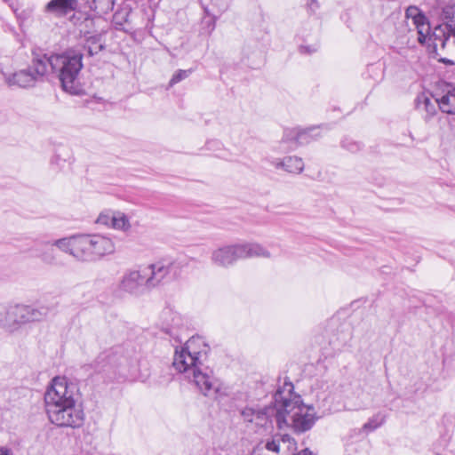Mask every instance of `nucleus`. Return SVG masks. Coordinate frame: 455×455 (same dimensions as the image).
Here are the masks:
<instances>
[{
    "label": "nucleus",
    "mask_w": 455,
    "mask_h": 455,
    "mask_svg": "<svg viewBox=\"0 0 455 455\" xmlns=\"http://www.w3.org/2000/svg\"><path fill=\"white\" fill-rule=\"evenodd\" d=\"M83 53L76 49H68L62 54L47 56L42 52H33L29 66L14 73L3 72L9 86L28 88L43 81L51 70L56 74L64 91L76 94L78 75L83 68Z\"/></svg>",
    "instance_id": "f257e3e1"
},
{
    "label": "nucleus",
    "mask_w": 455,
    "mask_h": 455,
    "mask_svg": "<svg viewBox=\"0 0 455 455\" xmlns=\"http://www.w3.org/2000/svg\"><path fill=\"white\" fill-rule=\"evenodd\" d=\"M209 351V346L201 337L193 336L180 350H175L172 366L193 382L204 395L215 398L220 390V382L212 370L205 365Z\"/></svg>",
    "instance_id": "f03ea898"
},
{
    "label": "nucleus",
    "mask_w": 455,
    "mask_h": 455,
    "mask_svg": "<svg viewBox=\"0 0 455 455\" xmlns=\"http://www.w3.org/2000/svg\"><path fill=\"white\" fill-rule=\"evenodd\" d=\"M49 420L59 427H81L85 419L82 394L76 383L54 378L44 395Z\"/></svg>",
    "instance_id": "7ed1b4c3"
},
{
    "label": "nucleus",
    "mask_w": 455,
    "mask_h": 455,
    "mask_svg": "<svg viewBox=\"0 0 455 455\" xmlns=\"http://www.w3.org/2000/svg\"><path fill=\"white\" fill-rule=\"evenodd\" d=\"M292 391V383L284 382L283 387L276 390L274 399L275 403H282V411L286 418L283 427H289L300 434L311 429L316 418L314 408L304 405L300 396H293Z\"/></svg>",
    "instance_id": "20e7f679"
},
{
    "label": "nucleus",
    "mask_w": 455,
    "mask_h": 455,
    "mask_svg": "<svg viewBox=\"0 0 455 455\" xmlns=\"http://www.w3.org/2000/svg\"><path fill=\"white\" fill-rule=\"evenodd\" d=\"M251 257L269 258L270 253L259 243H243L218 248L212 252V264L228 267L240 259Z\"/></svg>",
    "instance_id": "39448f33"
},
{
    "label": "nucleus",
    "mask_w": 455,
    "mask_h": 455,
    "mask_svg": "<svg viewBox=\"0 0 455 455\" xmlns=\"http://www.w3.org/2000/svg\"><path fill=\"white\" fill-rule=\"evenodd\" d=\"M190 260L193 259L183 257L168 264L164 261H156L143 266L149 291L171 282L177 276L178 272L189 265Z\"/></svg>",
    "instance_id": "423d86ee"
},
{
    "label": "nucleus",
    "mask_w": 455,
    "mask_h": 455,
    "mask_svg": "<svg viewBox=\"0 0 455 455\" xmlns=\"http://www.w3.org/2000/svg\"><path fill=\"white\" fill-rule=\"evenodd\" d=\"M115 250L112 240L100 235H81V261H94Z\"/></svg>",
    "instance_id": "0eeeda50"
},
{
    "label": "nucleus",
    "mask_w": 455,
    "mask_h": 455,
    "mask_svg": "<svg viewBox=\"0 0 455 455\" xmlns=\"http://www.w3.org/2000/svg\"><path fill=\"white\" fill-rule=\"evenodd\" d=\"M131 365V360L125 356L121 347H115L100 353L94 362L85 367L95 372L118 371L124 374Z\"/></svg>",
    "instance_id": "6e6552de"
},
{
    "label": "nucleus",
    "mask_w": 455,
    "mask_h": 455,
    "mask_svg": "<svg viewBox=\"0 0 455 455\" xmlns=\"http://www.w3.org/2000/svg\"><path fill=\"white\" fill-rule=\"evenodd\" d=\"M118 288L121 291L134 296L149 291L144 267L140 266L138 269L126 270L120 280Z\"/></svg>",
    "instance_id": "1a4fd4ad"
},
{
    "label": "nucleus",
    "mask_w": 455,
    "mask_h": 455,
    "mask_svg": "<svg viewBox=\"0 0 455 455\" xmlns=\"http://www.w3.org/2000/svg\"><path fill=\"white\" fill-rule=\"evenodd\" d=\"M285 417L282 411V403H275L274 406H266L263 409L257 410L253 422L257 426L267 428L275 419L279 428L283 427Z\"/></svg>",
    "instance_id": "9d476101"
},
{
    "label": "nucleus",
    "mask_w": 455,
    "mask_h": 455,
    "mask_svg": "<svg viewBox=\"0 0 455 455\" xmlns=\"http://www.w3.org/2000/svg\"><path fill=\"white\" fill-rule=\"evenodd\" d=\"M23 305L11 306L0 309V326L9 331H12L20 324L23 323Z\"/></svg>",
    "instance_id": "9b49d317"
},
{
    "label": "nucleus",
    "mask_w": 455,
    "mask_h": 455,
    "mask_svg": "<svg viewBox=\"0 0 455 455\" xmlns=\"http://www.w3.org/2000/svg\"><path fill=\"white\" fill-rule=\"evenodd\" d=\"M315 131V128L314 127L305 130H286L284 132L282 143L291 142V145L289 146V149H293L298 146L308 144L315 139V137H316V134H313Z\"/></svg>",
    "instance_id": "f8f14e48"
},
{
    "label": "nucleus",
    "mask_w": 455,
    "mask_h": 455,
    "mask_svg": "<svg viewBox=\"0 0 455 455\" xmlns=\"http://www.w3.org/2000/svg\"><path fill=\"white\" fill-rule=\"evenodd\" d=\"M132 15V7L129 4L122 5L113 15L112 23L114 28L116 30L132 34L136 28Z\"/></svg>",
    "instance_id": "ddd939ff"
},
{
    "label": "nucleus",
    "mask_w": 455,
    "mask_h": 455,
    "mask_svg": "<svg viewBox=\"0 0 455 455\" xmlns=\"http://www.w3.org/2000/svg\"><path fill=\"white\" fill-rule=\"evenodd\" d=\"M452 39V43L455 44V24L452 23H443L437 25L429 39L432 40L435 48L441 46L444 48L447 42Z\"/></svg>",
    "instance_id": "4468645a"
},
{
    "label": "nucleus",
    "mask_w": 455,
    "mask_h": 455,
    "mask_svg": "<svg viewBox=\"0 0 455 455\" xmlns=\"http://www.w3.org/2000/svg\"><path fill=\"white\" fill-rule=\"evenodd\" d=\"M438 100H432L425 93L419 94L415 100L416 108L423 116L425 121H429L436 114Z\"/></svg>",
    "instance_id": "2eb2a0df"
},
{
    "label": "nucleus",
    "mask_w": 455,
    "mask_h": 455,
    "mask_svg": "<svg viewBox=\"0 0 455 455\" xmlns=\"http://www.w3.org/2000/svg\"><path fill=\"white\" fill-rule=\"evenodd\" d=\"M53 245L79 260L81 235L58 239L53 242Z\"/></svg>",
    "instance_id": "dca6fc26"
},
{
    "label": "nucleus",
    "mask_w": 455,
    "mask_h": 455,
    "mask_svg": "<svg viewBox=\"0 0 455 455\" xmlns=\"http://www.w3.org/2000/svg\"><path fill=\"white\" fill-rule=\"evenodd\" d=\"M105 48L106 44L101 34L92 35L89 32L84 33L83 49L87 52L88 56L92 57L105 50Z\"/></svg>",
    "instance_id": "f3484780"
},
{
    "label": "nucleus",
    "mask_w": 455,
    "mask_h": 455,
    "mask_svg": "<svg viewBox=\"0 0 455 455\" xmlns=\"http://www.w3.org/2000/svg\"><path fill=\"white\" fill-rule=\"evenodd\" d=\"M271 164L276 169H283L290 173L299 174L304 170V163L300 157L286 156L283 159H275Z\"/></svg>",
    "instance_id": "a211bd4d"
},
{
    "label": "nucleus",
    "mask_w": 455,
    "mask_h": 455,
    "mask_svg": "<svg viewBox=\"0 0 455 455\" xmlns=\"http://www.w3.org/2000/svg\"><path fill=\"white\" fill-rule=\"evenodd\" d=\"M77 0H51L46 4V11L57 16H65L77 7Z\"/></svg>",
    "instance_id": "6ab92c4d"
},
{
    "label": "nucleus",
    "mask_w": 455,
    "mask_h": 455,
    "mask_svg": "<svg viewBox=\"0 0 455 455\" xmlns=\"http://www.w3.org/2000/svg\"><path fill=\"white\" fill-rule=\"evenodd\" d=\"M438 108L446 114L455 115V87L449 85L446 92L438 100Z\"/></svg>",
    "instance_id": "aec40b11"
},
{
    "label": "nucleus",
    "mask_w": 455,
    "mask_h": 455,
    "mask_svg": "<svg viewBox=\"0 0 455 455\" xmlns=\"http://www.w3.org/2000/svg\"><path fill=\"white\" fill-rule=\"evenodd\" d=\"M86 7L99 15L108 14L115 6V0H84Z\"/></svg>",
    "instance_id": "412c9836"
},
{
    "label": "nucleus",
    "mask_w": 455,
    "mask_h": 455,
    "mask_svg": "<svg viewBox=\"0 0 455 455\" xmlns=\"http://www.w3.org/2000/svg\"><path fill=\"white\" fill-rule=\"evenodd\" d=\"M48 313V308L42 307L40 308H35L30 306L23 305V323L28 322H36L42 320L44 316H46Z\"/></svg>",
    "instance_id": "4be33fe9"
},
{
    "label": "nucleus",
    "mask_w": 455,
    "mask_h": 455,
    "mask_svg": "<svg viewBox=\"0 0 455 455\" xmlns=\"http://www.w3.org/2000/svg\"><path fill=\"white\" fill-rule=\"evenodd\" d=\"M385 422L386 415L381 412H378L377 414L370 418L368 421L363 425L361 431L365 433L372 432L379 428V427H381Z\"/></svg>",
    "instance_id": "5701e85b"
},
{
    "label": "nucleus",
    "mask_w": 455,
    "mask_h": 455,
    "mask_svg": "<svg viewBox=\"0 0 455 455\" xmlns=\"http://www.w3.org/2000/svg\"><path fill=\"white\" fill-rule=\"evenodd\" d=\"M111 226L116 229L127 230L131 225L128 218L121 212L115 213L111 216Z\"/></svg>",
    "instance_id": "b1692460"
},
{
    "label": "nucleus",
    "mask_w": 455,
    "mask_h": 455,
    "mask_svg": "<svg viewBox=\"0 0 455 455\" xmlns=\"http://www.w3.org/2000/svg\"><path fill=\"white\" fill-rule=\"evenodd\" d=\"M414 24L417 27L418 29V41L420 44H424L426 42L427 36L429 34L430 27L427 22H426V20H422L420 21H415Z\"/></svg>",
    "instance_id": "393cba45"
},
{
    "label": "nucleus",
    "mask_w": 455,
    "mask_h": 455,
    "mask_svg": "<svg viewBox=\"0 0 455 455\" xmlns=\"http://www.w3.org/2000/svg\"><path fill=\"white\" fill-rule=\"evenodd\" d=\"M442 19L443 23L455 24V3L448 4L443 8Z\"/></svg>",
    "instance_id": "a878e982"
},
{
    "label": "nucleus",
    "mask_w": 455,
    "mask_h": 455,
    "mask_svg": "<svg viewBox=\"0 0 455 455\" xmlns=\"http://www.w3.org/2000/svg\"><path fill=\"white\" fill-rule=\"evenodd\" d=\"M71 157L69 156V150L68 148H63L60 152H58L52 160V163L57 164L60 168L63 167L61 162L71 164Z\"/></svg>",
    "instance_id": "bb28decb"
},
{
    "label": "nucleus",
    "mask_w": 455,
    "mask_h": 455,
    "mask_svg": "<svg viewBox=\"0 0 455 455\" xmlns=\"http://www.w3.org/2000/svg\"><path fill=\"white\" fill-rule=\"evenodd\" d=\"M192 73V69H179L177 70L174 75L172 76V79L170 80V86H172L175 84L180 83V81L187 78L190 74Z\"/></svg>",
    "instance_id": "cd10ccee"
},
{
    "label": "nucleus",
    "mask_w": 455,
    "mask_h": 455,
    "mask_svg": "<svg viewBox=\"0 0 455 455\" xmlns=\"http://www.w3.org/2000/svg\"><path fill=\"white\" fill-rule=\"evenodd\" d=\"M342 147L351 153H356L362 149L363 145L360 142L352 140L345 139L342 141Z\"/></svg>",
    "instance_id": "c85d7f7f"
},
{
    "label": "nucleus",
    "mask_w": 455,
    "mask_h": 455,
    "mask_svg": "<svg viewBox=\"0 0 455 455\" xmlns=\"http://www.w3.org/2000/svg\"><path fill=\"white\" fill-rule=\"evenodd\" d=\"M406 16L412 17L413 22L420 21L422 20H426V17L419 12V10L415 6H410L406 10Z\"/></svg>",
    "instance_id": "c756f323"
},
{
    "label": "nucleus",
    "mask_w": 455,
    "mask_h": 455,
    "mask_svg": "<svg viewBox=\"0 0 455 455\" xmlns=\"http://www.w3.org/2000/svg\"><path fill=\"white\" fill-rule=\"evenodd\" d=\"M277 440H280V444L286 445L288 450H295L296 443L293 438H291L289 435L284 434L277 436Z\"/></svg>",
    "instance_id": "7c9ffc66"
},
{
    "label": "nucleus",
    "mask_w": 455,
    "mask_h": 455,
    "mask_svg": "<svg viewBox=\"0 0 455 455\" xmlns=\"http://www.w3.org/2000/svg\"><path fill=\"white\" fill-rule=\"evenodd\" d=\"M256 411H257V410L254 408L245 407L243 410H242L241 415L244 421L252 423L255 414H256Z\"/></svg>",
    "instance_id": "2f4dec72"
},
{
    "label": "nucleus",
    "mask_w": 455,
    "mask_h": 455,
    "mask_svg": "<svg viewBox=\"0 0 455 455\" xmlns=\"http://www.w3.org/2000/svg\"><path fill=\"white\" fill-rule=\"evenodd\" d=\"M266 448L268 451L278 452L281 448L280 440H277V435L275 436L272 440L267 441L266 443Z\"/></svg>",
    "instance_id": "473e14b6"
},
{
    "label": "nucleus",
    "mask_w": 455,
    "mask_h": 455,
    "mask_svg": "<svg viewBox=\"0 0 455 455\" xmlns=\"http://www.w3.org/2000/svg\"><path fill=\"white\" fill-rule=\"evenodd\" d=\"M90 19V15L87 14V13H82V12H76V13H74L73 16L71 17V21L75 24V25H78L79 24V21L81 20H88Z\"/></svg>",
    "instance_id": "72a5a7b5"
},
{
    "label": "nucleus",
    "mask_w": 455,
    "mask_h": 455,
    "mask_svg": "<svg viewBox=\"0 0 455 455\" xmlns=\"http://www.w3.org/2000/svg\"><path fill=\"white\" fill-rule=\"evenodd\" d=\"M316 51H317V47L315 45H313V46L300 45L299 46L300 53L311 54L313 52H315Z\"/></svg>",
    "instance_id": "f704fd0d"
},
{
    "label": "nucleus",
    "mask_w": 455,
    "mask_h": 455,
    "mask_svg": "<svg viewBox=\"0 0 455 455\" xmlns=\"http://www.w3.org/2000/svg\"><path fill=\"white\" fill-rule=\"evenodd\" d=\"M100 224L109 225L111 224V216L108 214H100L97 220Z\"/></svg>",
    "instance_id": "c9c22d12"
},
{
    "label": "nucleus",
    "mask_w": 455,
    "mask_h": 455,
    "mask_svg": "<svg viewBox=\"0 0 455 455\" xmlns=\"http://www.w3.org/2000/svg\"><path fill=\"white\" fill-rule=\"evenodd\" d=\"M0 455H12V452L7 448L0 447Z\"/></svg>",
    "instance_id": "e433bc0d"
},
{
    "label": "nucleus",
    "mask_w": 455,
    "mask_h": 455,
    "mask_svg": "<svg viewBox=\"0 0 455 455\" xmlns=\"http://www.w3.org/2000/svg\"><path fill=\"white\" fill-rule=\"evenodd\" d=\"M307 4L309 5L310 8L313 7L314 4H316L317 3V0H307Z\"/></svg>",
    "instance_id": "4c0bfd02"
},
{
    "label": "nucleus",
    "mask_w": 455,
    "mask_h": 455,
    "mask_svg": "<svg viewBox=\"0 0 455 455\" xmlns=\"http://www.w3.org/2000/svg\"><path fill=\"white\" fill-rule=\"evenodd\" d=\"M441 61L443 62V63H447V64H454V61L450 60L445 59V58L442 59Z\"/></svg>",
    "instance_id": "58836bf2"
},
{
    "label": "nucleus",
    "mask_w": 455,
    "mask_h": 455,
    "mask_svg": "<svg viewBox=\"0 0 455 455\" xmlns=\"http://www.w3.org/2000/svg\"><path fill=\"white\" fill-rule=\"evenodd\" d=\"M204 12H205L207 15H209V14H210V13H209V11H208V9H207L206 7L204 8Z\"/></svg>",
    "instance_id": "ea45409f"
},
{
    "label": "nucleus",
    "mask_w": 455,
    "mask_h": 455,
    "mask_svg": "<svg viewBox=\"0 0 455 455\" xmlns=\"http://www.w3.org/2000/svg\"><path fill=\"white\" fill-rule=\"evenodd\" d=\"M4 2H7L8 0H4Z\"/></svg>",
    "instance_id": "a19ab883"
}]
</instances>
